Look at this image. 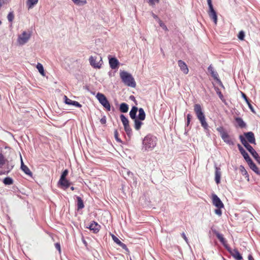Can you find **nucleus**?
I'll return each mask as SVG.
<instances>
[{
    "label": "nucleus",
    "instance_id": "f257e3e1",
    "mask_svg": "<svg viewBox=\"0 0 260 260\" xmlns=\"http://www.w3.org/2000/svg\"><path fill=\"white\" fill-rule=\"evenodd\" d=\"M157 138L151 134L146 135L142 141V150L148 152L153 150L156 146Z\"/></svg>",
    "mask_w": 260,
    "mask_h": 260
},
{
    "label": "nucleus",
    "instance_id": "f03ea898",
    "mask_svg": "<svg viewBox=\"0 0 260 260\" xmlns=\"http://www.w3.org/2000/svg\"><path fill=\"white\" fill-rule=\"evenodd\" d=\"M194 111L205 131L206 133L208 132L209 131V125L206 121L205 116L201 106L199 104H195L194 105Z\"/></svg>",
    "mask_w": 260,
    "mask_h": 260
},
{
    "label": "nucleus",
    "instance_id": "7ed1b4c3",
    "mask_svg": "<svg viewBox=\"0 0 260 260\" xmlns=\"http://www.w3.org/2000/svg\"><path fill=\"white\" fill-rule=\"evenodd\" d=\"M120 77L123 83L128 86L135 87L136 83L132 75L128 72L123 71L120 72Z\"/></svg>",
    "mask_w": 260,
    "mask_h": 260
},
{
    "label": "nucleus",
    "instance_id": "20e7f679",
    "mask_svg": "<svg viewBox=\"0 0 260 260\" xmlns=\"http://www.w3.org/2000/svg\"><path fill=\"white\" fill-rule=\"evenodd\" d=\"M89 61L91 67L95 69H100L103 63L102 58L99 55L90 56Z\"/></svg>",
    "mask_w": 260,
    "mask_h": 260
},
{
    "label": "nucleus",
    "instance_id": "39448f33",
    "mask_svg": "<svg viewBox=\"0 0 260 260\" xmlns=\"http://www.w3.org/2000/svg\"><path fill=\"white\" fill-rule=\"evenodd\" d=\"M96 99L99 101L100 103L105 108L107 111H110L111 110V106L109 101L107 100L106 97L103 93L98 92L96 95Z\"/></svg>",
    "mask_w": 260,
    "mask_h": 260
},
{
    "label": "nucleus",
    "instance_id": "423d86ee",
    "mask_svg": "<svg viewBox=\"0 0 260 260\" xmlns=\"http://www.w3.org/2000/svg\"><path fill=\"white\" fill-rule=\"evenodd\" d=\"M31 37V34L30 32L23 31L21 35H19L18 38V43L23 45L26 44L29 40Z\"/></svg>",
    "mask_w": 260,
    "mask_h": 260
},
{
    "label": "nucleus",
    "instance_id": "0eeeda50",
    "mask_svg": "<svg viewBox=\"0 0 260 260\" xmlns=\"http://www.w3.org/2000/svg\"><path fill=\"white\" fill-rule=\"evenodd\" d=\"M212 200L213 204L217 208H223L224 205L220 200V199L218 197V196L215 194H213L212 196Z\"/></svg>",
    "mask_w": 260,
    "mask_h": 260
},
{
    "label": "nucleus",
    "instance_id": "6e6552de",
    "mask_svg": "<svg viewBox=\"0 0 260 260\" xmlns=\"http://www.w3.org/2000/svg\"><path fill=\"white\" fill-rule=\"evenodd\" d=\"M226 249L236 259H242V256L237 249H232L229 246Z\"/></svg>",
    "mask_w": 260,
    "mask_h": 260
},
{
    "label": "nucleus",
    "instance_id": "1a4fd4ad",
    "mask_svg": "<svg viewBox=\"0 0 260 260\" xmlns=\"http://www.w3.org/2000/svg\"><path fill=\"white\" fill-rule=\"evenodd\" d=\"M223 141L229 145H234L235 142L234 139L232 138L228 133L222 134L221 137Z\"/></svg>",
    "mask_w": 260,
    "mask_h": 260
},
{
    "label": "nucleus",
    "instance_id": "9d476101",
    "mask_svg": "<svg viewBox=\"0 0 260 260\" xmlns=\"http://www.w3.org/2000/svg\"><path fill=\"white\" fill-rule=\"evenodd\" d=\"M212 232L216 236L217 238L219 239L220 242L223 244L224 247L226 248L229 246L226 243V241L223 238V235L220 234L216 230H212Z\"/></svg>",
    "mask_w": 260,
    "mask_h": 260
},
{
    "label": "nucleus",
    "instance_id": "9b49d317",
    "mask_svg": "<svg viewBox=\"0 0 260 260\" xmlns=\"http://www.w3.org/2000/svg\"><path fill=\"white\" fill-rule=\"evenodd\" d=\"M178 66L181 71L185 74H187L189 72L188 68L185 62L181 60L178 61Z\"/></svg>",
    "mask_w": 260,
    "mask_h": 260
},
{
    "label": "nucleus",
    "instance_id": "f8f14e48",
    "mask_svg": "<svg viewBox=\"0 0 260 260\" xmlns=\"http://www.w3.org/2000/svg\"><path fill=\"white\" fill-rule=\"evenodd\" d=\"M244 136L249 143L255 144V139L254 134L252 132H249L245 133Z\"/></svg>",
    "mask_w": 260,
    "mask_h": 260
},
{
    "label": "nucleus",
    "instance_id": "ddd939ff",
    "mask_svg": "<svg viewBox=\"0 0 260 260\" xmlns=\"http://www.w3.org/2000/svg\"><path fill=\"white\" fill-rule=\"evenodd\" d=\"M64 103L69 105H73L77 107H81L82 105L78 102L72 101L71 99L68 98L66 95L64 96Z\"/></svg>",
    "mask_w": 260,
    "mask_h": 260
},
{
    "label": "nucleus",
    "instance_id": "4468645a",
    "mask_svg": "<svg viewBox=\"0 0 260 260\" xmlns=\"http://www.w3.org/2000/svg\"><path fill=\"white\" fill-rule=\"evenodd\" d=\"M208 14L210 18L212 19L213 20L214 23L216 24L217 21V16L216 13L214 9L212 8L209 9Z\"/></svg>",
    "mask_w": 260,
    "mask_h": 260
},
{
    "label": "nucleus",
    "instance_id": "2eb2a0df",
    "mask_svg": "<svg viewBox=\"0 0 260 260\" xmlns=\"http://www.w3.org/2000/svg\"><path fill=\"white\" fill-rule=\"evenodd\" d=\"M109 64L111 69H116L118 68L119 61L116 58H111L109 59Z\"/></svg>",
    "mask_w": 260,
    "mask_h": 260
},
{
    "label": "nucleus",
    "instance_id": "dca6fc26",
    "mask_svg": "<svg viewBox=\"0 0 260 260\" xmlns=\"http://www.w3.org/2000/svg\"><path fill=\"white\" fill-rule=\"evenodd\" d=\"M246 162H247L251 170H252L254 172H255L257 174L259 173V171L258 168L256 167L255 164L252 161L251 158L246 161Z\"/></svg>",
    "mask_w": 260,
    "mask_h": 260
},
{
    "label": "nucleus",
    "instance_id": "f3484780",
    "mask_svg": "<svg viewBox=\"0 0 260 260\" xmlns=\"http://www.w3.org/2000/svg\"><path fill=\"white\" fill-rule=\"evenodd\" d=\"M238 147L239 149V151L244 158L246 161H247L249 159H250V157H249L248 154L246 152V151L244 150V149L239 144H238Z\"/></svg>",
    "mask_w": 260,
    "mask_h": 260
},
{
    "label": "nucleus",
    "instance_id": "a211bd4d",
    "mask_svg": "<svg viewBox=\"0 0 260 260\" xmlns=\"http://www.w3.org/2000/svg\"><path fill=\"white\" fill-rule=\"evenodd\" d=\"M248 151L251 153L252 156L255 158L257 162L260 164V157L258 153L255 151V150L251 147Z\"/></svg>",
    "mask_w": 260,
    "mask_h": 260
},
{
    "label": "nucleus",
    "instance_id": "6ab92c4d",
    "mask_svg": "<svg viewBox=\"0 0 260 260\" xmlns=\"http://www.w3.org/2000/svg\"><path fill=\"white\" fill-rule=\"evenodd\" d=\"M58 184H59L62 188L65 189L68 188L71 185V183L66 178L63 179L61 181V179H60L58 181Z\"/></svg>",
    "mask_w": 260,
    "mask_h": 260
},
{
    "label": "nucleus",
    "instance_id": "aec40b11",
    "mask_svg": "<svg viewBox=\"0 0 260 260\" xmlns=\"http://www.w3.org/2000/svg\"><path fill=\"white\" fill-rule=\"evenodd\" d=\"M100 225H99L96 222L93 221L89 226V229L93 231L94 233H96L99 232L100 230Z\"/></svg>",
    "mask_w": 260,
    "mask_h": 260
},
{
    "label": "nucleus",
    "instance_id": "412c9836",
    "mask_svg": "<svg viewBox=\"0 0 260 260\" xmlns=\"http://www.w3.org/2000/svg\"><path fill=\"white\" fill-rule=\"evenodd\" d=\"M208 71L214 79L217 80H218V74L216 72L214 71V68L212 65H210L209 66V67L208 68Z\"/></svg>",
    "mask_w": 260,
    "mask_h": 260
},
{
    "label": "nucleus",
    "instance_id": "4be33fe9",
    "mask_svg": "<svg viewBox=\"0 0 260 260\" xmlns=\"http://www.w3.org/2000/svg\"><path fill=\"white\" fill-rule=\"evenodd\" d=\"M239 139L242 143V144L244 145V146L248 150L250 149L252 146L248 143L249 142L246 140V139L242 135H240L239 137Z\"/></svg>",
    "mask_w": 260,
    "mask_h": 260
},
{
    "label": "nucleus",
    "instance_id": "5701e85b",
    "mask_svg": "<svg viewBox=\"0 0 260 260\" xmlns=\"http://www.w3.org/2000/svg\"><path fill=\"white\" fill-rule=\"evenodd\" d=\"M21 168L22 170L26 174L28 175L29 176H31L32 173H31V171H30L29 168L26 166L24 165L22 158H21Z\"/></svg>",
    "mask_w": 260,
    "mask_h": 260
},
{
    "label": "nucleus",
    "instance_id": "b1692460",
    "mask_svg": "<svg viewBox=\"0 0 260 260\" xmlns=\"http://www.w3.org/2000/svg\"><path fill=\"white\" fill-rule=\"evenodd\" d=\"M138 109L137 107L134 106L130 111L129 116L132 119L134 120L137 118L136 117V114L138 111Z\"/></svg>",
    "mask_w": 260,
    "mask_h": 260
},
{
    "label": "nucleus",
    "instance_id": "393cba45",
    "mask_svg": "<svg viewBox=\"0 0 260 260\" xmlns=\"http://www.w3.org/2000/svg\"><path fill=\"white\" fill-rule=\"evenodd\" d=\"M221 172L220 169L216 167L215 180L217 184L219 183L220 180Z\"/></svg>",
    "mask_w": 260,
    "mask_h": 260
},
{
    "label": "nucleus",
    "instance_id": "a878e982",
    "mask_svg": "<svg viewBox=\"0 0 260 260\" xmlns=\"http://www.w3.org/2000/svg\"><path fill=\"white\" fill-rule=\"evenodd\" d=\"M134 120L135 124H134V128L136 130L139 131L143 124V122L141 121L142 120H139L138 118H136Z\"/></svg>",
    "mask_w": 260,
    "mask_h": 260
},
{
    "label": "nucleus",
    "instance_id": "bb28decb",
    "mask_svg": "<svg viewBox=\"0 0 260 260\" xmlns=\"http://www.w3.org/2000/svg\"><path fill=\"white\" fill-rule=\"evenodd\" d=\"M139 111V115L138 117H137L138 119H139L140 120H144L145 118V113L144 112V110L143 108H140L138 110Z\"/></svg>",
    "mask_w": 260,
    "mask_h": 260
},
{
    "label": "nucleus",
    "instance_id": "cd10ccee",
    "mask_svg": "<svg viewBox=\"0 0 260 260\" xmlns=\"http://www.w3.org/2000/svg\"><path fill=\"white\" fill-rule=\"evenodd\" d=\"M241 93H242V97L245 100V101L246 102L247 104L248 105L249 109L251 110V111L253 113H254L255 112L254 111L253 107H252V105L250 104V102L249 101V100H248V98H247L246 95H245V94L243 92H242Z\"/></svg>",
    "mask_w": 260,
    "mask_h": 260
},
{
    "label": "nucleus",
    "instance_id": "c85d7f7f",
    "mask_svg": "<svg viewBox=\"0 0 260 260\" xmlns=\"http://www.w3.org/2000/svg\"><path fill=\"white\" fill-rule=\"evenodd\" d=\"M235 120L240 127L243 128L246 126V123L241 118L237 117L235 119Z\"/></svg>",
    "mask_w": 260,
    "mask_h": 260
},
{
    "label": "nucleus",
    "instance_id": "c756f323",
    "mask_svg": "<svg viewBox=\"0 0 260 260\" xmlns=\"http://www.w3.org/2000/svg\"><path fill=\"white\" fill-rule=\"evenodd\" d=\"M39 0H27L26 5L28 9L32 8L35 5H36Z\"/></svg>",
    "mask_w": 260,
    "mask_h": 260
},
{
    "label": "nucleus",
    "instance_id": "7c9ffc66",
    "mask_svg": "<svg viewBox=\"0 0 260 260\" xmlns=\"http://www.w3.org/2000/svg\"><path fill=\"white\" fill-rule=\"evenodd\" d=\"M119 110L121 112H127L128 110V105L124 103L121 104L120 105Z\"/></svg>",
    "mask_w": 260,
    "mask_h": 260
},
{
    "label": "nucleus",
    "instance_id": "2f4dec72",
    "mask_svg": "<svg viewBox=\"0 0 260 260\" xmlns=\"http://www.w3.org/2000/svg\"><path fill=\"white\" fill-rule=\"evenodd\" d=\"M77 200L78 209L79 210V209H81L83 208L84 207V203H83V200H82V199L79 197H77Z\"/></svg>",
    "mask_w": 260,
    "mask_h": 260
},
{
    "label": "nucleus",
    "instance_id": "473e14b6",
    "mask_svg": "<svg viewBox=\"0 0 260 260\" xmlns=\"http://www.w3.org/2000/svg\"><path fill=\"white\" fill-rule=\"evenodd\" d=\"M120 117L123 126L129 124L128 119L124 115L121 114Z\"/></svg>",
    "mask_w": 260,
    "mask_h": 260
},
{
    "label": "nucleus",
    "instance_id": "72a5a7b5",
    "mask_svg": "<svg viewBox=\"0 0 260 260\" xmlns=\"http://www.w3.org/2000/svg\"><path fill=\"white\" fill-rule=\"evenodd\" d=\"M37 69L39 71V73L43 76H45V72L43 65L40 63H38L36 66Z\"/></svg>",
    "mask_w": 260,
    "mask_h": 260
},
{
    "label": "nucleus",
    "instance_id": "f704fd0d",
    "mask_svg": "<svg viewBox=\"0 0 260 260\" xmlns=\"http://www.w3.org/2000/svg\"><path fill=\"white\" fill-rule=\"evenodd\" d=\"M73 3L78 6H83L87 3L86 0H72Z\"/></svg>",
    "mask_w": 260,
    "mask_h": 260
},
{
    "label": "nucleus",
    "instance_id": "c9c22d12",
    "mask_svg": "<svg viewBox=\"0 0 260 260\" xmlns=\"http://www.w3.org/2000/svg\"><path fill=\"white\" fill-rule=\"evenodd\" d=\"M3 183L5 185H11L13 183V180L10 177H6L3 180Z\"/></svg>",
    "mask_w": 260,
    "mask_h": 260
},
{
    "label": "nucleus",
    "instance_id": "e433bc0d",
    "mask_svg": "<svg viewBox=\"0 0 260 260\" xmlns=\"http://www.w3.org/2000/svg\"><path fill=\"white\" fill-rule=\"evenodd\" d=\"M124 128L128 136H130L132 134V131L129 124L124 126Z\"/></svg>",
    "mask_w": 260,
    "mask_h": 260
},
{
    "label": "nucleus",
    "instance_id": "4c0bfd02",
    "mask_svg": "<svg viewBox=\"0 0 260 260\" xmlns=\"http://www.w3.org/2000/svg\"><path fill=\"white\" fill-rule=\"evenodd\" d=\"M6 159H5L4 155L0 153V168H2V167L5 164Z\"/></svg>",
    "mask_w": 260,
    "mask_h": 260
},
{
    "label": "nucleus",
    "instance_id": "58836bf2",
    "mask_svg": "<svg viewBox=\"0 0 260 260\" xmlns=\"http://www.w3.org/2000/svg\"><path fill=\"white\" fill-rule=\"evenodd\" d=\"M240 171H241V174L243 176H245V177H248V174L246 170H245V169L244 168V167L243 166H241L240 167Z\"/></svg>",
    "mask_w": 260,
    "mask_h": 260
},
{
    "label": "nucleus",
    "instance_id": "ea45409f",
    "mask_svg": "<svg viewBox=\"0 0 260 260\" xmlns=\"http://www.w3.org/2000/svg\"><path fill=\"white\" fill-rule=\"evenodd\" d=\"M8 20L9 22H12L14 18V15L13 12H10L7 16Z\"/></svg>",
    "mask_w": 260,
    "mask_h": 260
},
{
    "label": "nucleus",
    "instance_id": "a19ab883",
    "mask_svg": "<svg viewBox=\"0 0 260 260\" xmlns=\"http://www.w3.org/2000/svg\"><path fill=\"white\" fill-rule=\"evenodd\" d=\"M158 23H159L160 26L165 31H168V29L167 26L165 24V23L161 20H158Z\"/></svg>",
    "mask_w": 260,
    "mask_h": 260
},
{
    "label": "nucleus",
    "instance_id": "79ce46f5",
    "mask_svg": "<svg viewBox=\"0 0 260 260\" xmlns=\"http://www.w3.org/2000/svg\"><path fill=\"white\" fill-rule=\"evenodd\" d=\"M68 174V170H65L61 174V175L60 176V179H61V181L66 178V176H67Z\"/></svg>",
    "mask_w": 260,
    "mask_h": 260
},
{
    "label": "nucleus",
    "instance_id": "37998d69",
    "mask_svg": "<svg viewBox=\"0 0 260 260\" xmlns=\"http://www.w3.org/2000/svg\"><path fill=\"white\" fill-rule=\"evenodd\" d=\"M238 37L240 40H243L245 37L244 32L243 31H240L239 33Z\"/></svg>",
    "mask_w": 260,
    "mask_h": 260
},
{
    "label": "nucleus",
    "instance_id": "c03bdc74",
    "mask_svg": "<svg viewBox=\"0 0 260 260\" xmlns=\"http://www.w3.org/2000/svg\"><path fill=\"white\" fill-rule=\"evenodd\" d=\"M217 131L220 133V136L222 137V134L227 133L222 127H219L217 128Z\"/></svg>",
    "mask_w": 260,
    "mask_h": 260
},
{
    "label": "nucleus",
    "instance_id": "a18cd8bd",
    "mask_svg": "<svg viewBox=\"0 0 260 260\" xmlns=\"http://www.w3.org/2000/svg\"><path fill=\"white\" fill-rule=\"evenodd\" d=\"M112 239L116 243H117L118 245H119L121 242L119 240V239L116 237L115 236H114V235H112Z\"/></svg>",
    "mask_w": 260,
    "mask_h": 260
},
{
    "label": "nucleus",
    "instance_id": "49530a36",
    "mask_svg": "<svg viewBox=\"0 0 260 260\" xmlns=\"http://www.w3.org/2000/svg\"><path fill=\"white\" fill-rule=\"evenodd\" d=\"M221 208H217V209L215 210V214L218 215L219 216H220L222 214V211L221 210Z\"/></svg>",
    "mask_w": 260,
    "mask_h": 260
},
{
    "label": "nucleus",
    "instance_id": "de8ad7c7",
    "mask_svg": "<svg viewBox=\"0 0 260 260\" xmlns=\"http://www.w3.org/2000/svg\"><path fill=\"white\" fill-rule=\"evenodd\" d=\"M159 0H149V4L150 5L154 6L156 3H158Z\"/></svg>",
    "mask_w": 260,
    "mask_h": 260
},
{
    "label": "nucleus",
    "instance_id": "09e8293b",
    "mask_svg": "<svg viewBox=\"0 0 260 260\" xmlns=\"http://www.w3.org/2000/svg\"><path fill=\"white\" fill-rule=\"evenodd\" d=\"M191 118L192 116L190 114H188L187 115V126H188L189 124Z\"/></svg>",
    "mask_w": 260,
    "mask_h": 260
},
{
    "label": "nucleus",
    "instance_id": "8fccbe9b",
    "mask_svg": "<svg viewBox=\"0 0 260 260\" xmlns=\"http://www.w3.org/2000/svg\"><path fill=\"white\" fill-rule=\"evenodd\" d=\"M118 245L122 247L123 249L128 251V249L127 248L126 245L125 244L123 243L122 242H121Z\"/></svg>",
    "mask_w": 260,
    "mask_h": 260
},
{
    "label": "nucleus",
    "instance_id": "3c124183",
    "mask_svg": "<svg viewBox=\"0 0 260 260\" xmlns=\"http://www.w3.org/2000/svg\"><path fill=\"white\" fill-rule=\"evenodd\" d=\"M55 247L59 251V252H60L61 248H60V244L58 243H55Z\"/></svg>",
    "mask_w": 260,
    "mask_h": 260
},
{
    "label": "nucleus",
    "instance_id": "603ef678",
    "mask_svg": "<svg viewBox=\"0 0 260 260\" xmlns=\"http://www.w3.org/2000/svg\"><path fill=\"white\" fill-rule=\"evenodd\" d=\"M100 122L102 124H104L106 123V118L105 116H104L101 119H100Z\"/></svg>",
    "mask_w": 260,
    "mask_h": 260
},
{
    "label": "nucleus",
    "instance_id": "864d4df0",
    "mask_svg": "<svg viewBox=\"0 0 260 260\" xmlns=\"http://www.w3.org/2000/svg\"><path fill=\"white\" fill-rule=\"evenodd\" d=\"M114 136H115V138L116 140L117 141H120V139H119V138L118 137V132H117V130H115L114 131Z\"/></svg>",
    "mask_w": 260,
    "mask_h": 260
},
{
    "label": "nucleus",
    "instance_id": "5fc2aeb1",
    "mask_svg": "<svg viewBox=\"0 0 260 260\" xmlns=\"http://www.w3.org/2000/svg\"><path fill=\"white\" fill-rule=\"evenodd\" d=\"M207 3L209 7V9L213 8L211 0H207Z\"/></svg>",
    "mask_w": 260,
    "mask_h": 260
},
{
    "label": "nucleus",
    "instance_id": "6e6d98bb",
    "mask_svg": "<svg viewBox=\"0 0 260 260\" xmlns=\"http://www.w3.org/2000/svg\"><path fill=\"white\" fill-rule=\"evenodd\" d=\"M152 16L157 21V22H158V20H160L157 15L153 13H152Z\"/></svg>",
    "mask_w": 260,
    "mask_h": 260
},
{
    "label": "nucleus",
    "instance_id": "4d7b16f0",
    "mask_svg": "<svg viewBox=\"0 0 260 260\" xmlns=\"http://www.w3.org/2000/svg\"><path fill=\"white\" fill-rule=\"evenodd\" d=\"M217 94H218L219 98H220L221 100H223V95L222 94L221 92L220 91H217Z\"/></svg>",
    "mask_w": 260,
    "mask_h": 260
},
{
    "label": "nucleus",
    "instance_id": "13d9d810",
    "mask_svg": "<svg viewBox=\"0 0 260 260\" xmlns=\"http://www.w3.org/2000/svg\"><path fill=\"white\" fill-rule=\"evenodd\" d=\"M182 237L183 238V239L185 240V241L186 242H187V241H188V239H187V238L186 236H185V234H184V233H183L182 234Z\"/></svg>",
    "mask_w": 260,
    "mask_h": 260
},
{
    "label": "nucleus",
    "instance_id": "bf43d9fd",
    "mask_svg": "<svg viewBox=\"0 0 260 260\" xmlns=\"http://www.w3.org/2000/svg\"><path fill=\"white\" fill-rule=\"evenodd\" d=\"M248 258V260H254L251 254H249Z\"/></svg>",
    "mask_w": 260,
    "mask_h": 260
},
{
    "label": "nucleus",
    "instance_id": "052dcab7",
    "mask_svg": "<svg viewBox=\"0 0 260 260\" xmlns=\"http://www.w3.org/2000/svg\"><path fill=\"white\" fill-rule=\"evenodd\" d=\"M131 99H135L134 96H131L130 97Z\"/></svg>",
    "mask_w": 260,
    "mask_h": 260
},
{
    "label": "nucleus",
    "instance_id": "680f3d73",
    "mask_svg": "<svg viewBox=\"0 0 260 260\" xmlns=\"http://www.w3.org/2000/svg\"><path fill=\"white\" fill-rule=\"evenodd\" d=\"M71 190H74V187H71Z\"/></svg>",
    "mask_w": 260,
    "mask_h": 260
},
{
    "label": "nucleus",
    "instance_id": "e2e57ef3",
    "mask_svg": "<svg viewBox=\"0 0 260 260\" xmlns=\"http://www.w3.org/2000/svg\"><path fill=\"white\" fill-rule=\"evenodd\" d=\"M1 24V21H0V24Z\"/></svg>",
    "mask_w": 260,
    "mask_h": 260
}]
</instances>
